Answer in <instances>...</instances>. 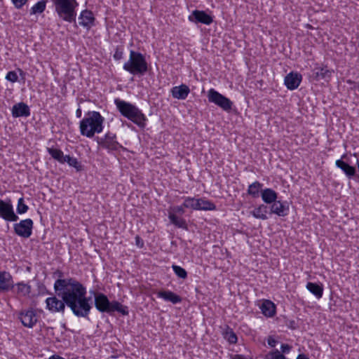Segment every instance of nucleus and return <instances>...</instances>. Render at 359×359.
<instances>
[{
  "label": "nucleus",
  "instance_id": "obj_1",
  "mask_svg": "<svg viewBox=\"0 0 359 359\" xmlns=\"http://www.w3.org/2000/svg\"><path fill=\"white\" fill-rule=\"evenodd\" d=\"M64 299L74 316L88 318L92 306L90 298L86 297V288L75 278H67V287Z\"/></svg>",
  "mask_w": 359,
  "mask_h": 359
},
{
  "label": "nucleus",
  "instance_id": "obj_2",
  "mask_svg": "<svg viewBox=\"0 0 359 359\" xmlns=\"http://www.w3.org/2000/svg\"><path fill=\"white\" fill-rule=\"evenodd\" d=\"M104 121V117L98 111H88L80 121L81 135L91 138L95 133H100L103 130Z\"/></svg>",
  "mask_w": 359,
  "mask_h": 359
},
{
  "label": "nucleus",
  "instance_id": "obj_3",
  "mask_svg": "<svg viewBox=\"0 0 359 359\" xmlns=\"http://www.w3.org/2000/svg\"><path fill=\"white\" fill-rule=\"evenodd\" d=\"M114 104L120 114L140 127L145 126V115L135 105L126 101L115 99Z\"/></svg>",
  "mask_w": 359,
  "mask_h": 359
},
{
  "label": "nucleus",
  "instance_id": "obj_4",
  "mask_svg": "<svg viewBox=\"0 0 359 359\" xmlns=\"http://www.w3.org/2000/svg\"><path fill=\"white\" fill-rule=\"evenodd\" d=\"M67 287V278H58L54 283V290L56 294L61 297L59 299L56 296L48 297L46 299V309L52 313H64L67 303L64 299V293Z\"/></svg>",
  "mask_w": 359,
  "mask_h": 359
},
{
  "label": "nucleus",
  "instance_id": "obj_5",
  "mask_svg": "<svg viewBox=\"0 0 359 359\" xmlns=\"http://www.w3.org/2000/svg\"><path fill=\"white\" fill-rule=\"evenodd\" d=\"M94 302L96 309L101 313H112L117 311L123 316L128 315V309L117 301L110 302L108 297L103 293L95 292Z\"/></svg>",
  "mask_w": 359,
  "mask_h": 359
},
{
  "label": "nucleus",
  "instance_id": "obj_6",
  "mask_svg": "<svg viewBox=\"0 0 359 359\" xmlns=\"http://www.w3.org/2000/svg\"><path fill=\"white\" fill-rule=\"evenodd\" d=\"M123 68L133 75L143 76L148 71V63L143 54L131 50L129 59L124 63Z\"/></svg>",
  "mask_w": 359,
  "mask_h": 359
},
{
  "label": "nucleus",
  "instance_id": "obj_7",
  "mask_svg": "<svg viewBox=\"0 0 359 359\" xmlns=\"http://www.w3.org/2000/svg\"><path fill=\"white\" fill-rule=\"evenodd\" d=\"M59 18L67 22H75L76 8L79 4L76 0H50Z\"/></svg>",
  "mask_w": 359,
  "mask_h": 359
},
{
  "label": "nucleus",
  "instance_id": "obj_8",
  "mask_svg": "<svg viewBox=\"0 0 359 359\" xmlns=\"http://www.w3.org/2000/svg\"><path fill=\"white\" fill-rule=\"evenodd\" d=\"M208 98L210 102L214 103L224 111H229L232 108L233 102L213 88L208 90Z\"/></svg>",
  "mask_w": 359,
  "mask_h": 359
},
{
  "label": "nucleus",
  "instance_id": "obj_9",
  "mask_svg": "<svg viewBox=\"0 0 359 359\" xmlns=\"http://www.w3.org/2000/svg\"><path fill=\"white\" fill-rule=\"evenodd\" d=\"M33 224V221L31 219H26L14 224L13 229L18 236L27 238L32 233Z\"/></svg>",
  "mask_w": 359,
  "mask_h": 359
},
{
  "label": "nucleus",
  "instance_id": "obj_10",
  "mask_svg": "<svg viewBox=\"0 0 359 359\" xmlns=\"http://www.w3.org/2000/svg\"><path fill=\"white\" fill-rule=\"evenodd\" d=\"M97 143L102 148L108 151H117L122 146L116 141V136L114 133L108 132L104 137L98 139Z\"/></svg>",
  "mask_w": 359,
  "mask_h": 359
},
{
  "label": "nucleus",
  "instance_id": "obj_11",
  "mask_svg": "<svg viewBox=\"0 0 359 359\" xmlns=\"http://www.w3.org/2000/svg\"><path fill=\"white\" fill-rule=\"evenodd\" d=\"M0 217L9 222H16L18 217L15 214L11 200L0 199Z\"/></svg>",
  "mask_w": 359,
  "mask_h": 359
},
{
  "label": "nucleus",
  "instance_id": "obj_12",
  "mask_svg": "<svg viewBox=\"0 0 359 359\" xmlns=\"http://www.w3.org/2000/svg\"><path fill=\"white\" fill-rule=\"evenodd\" d=\"M19 319L28 328H32L38 321L36 313L33 309L22 310L19 313Z\"/></svg>",
  "mask_w": 359,
  "mask_h": 359
},
{
  "label": "nucleus",
  "instance_id": "obj_13",
  "mask_svg": "<svg viewBox=\"0 0 359 359\" xmlns=\"http://www.w3.org/2000/svg\"><path fill=\"white\" fill-rule=\"evenodd\" d=\"M190 22L194 23H202L206 25H210L213 19L203 11L195 10L188 17Z\"/></svg>",
  "mask_w": 359,
  "mask_h": 359
},
{
  "label": "nucleus",
  "instance_id": "obj_14",
  "mask_svg": "<svg viewBox=\"0 0 359 359\" xmlns=\"http://www.w3.org/2000/svg\"><path fill=\"white\" fill-rule=\"evenodd\" d=\"M290 210L287 201H276L270 205V214H275L279 217H285Z\"/></svg>",
  "mask_w": 359,
  "mask_h": 359
},
{
  "label": "nucleus",
  "instance_id": "obj_15",
  "mask_svg": "<svg viewBox=\"0 0 359 359\" xmlns=\"http://www.w3.org/2000/svg\"><path fill=\"white\" fill-rule=\"evenodd\" d=\"M14 287L13 277L9 272L0 271V292H8Z\"/></svg>",
  "mask_w": 359,
  "mask_h": 359
},
{
  "label": "nucleus",
  "instance_id": "obj_16",
  "mask_svg": "<svg viewBox=\"0 0 359 359\" xmlns=\"http://www.w3.org/2000/svg\"><path fill=\"white\" fill-rule=\"evenodd\" d=\"M302 80V76L299 73L290 72L288 74L284 79V83L290 90L297 89Z\"/></svg>",
  "mask_w": 359,
  "mask_h": 359
},
{
  "label": "nucleus",
  "instance_id": "obj_17",
  "mask_svg": "<svg viewBox=\"0 0 359 359\" xmlns=\"http://www.w3.org/2000/svg\"><path fill=\"white\" fill-rule=\"evenodd\" d=\"M79 20V24L81 26L89 29L94 25L95 17L92 11L86 9L81 11Z\"/></svg>",
  "mask_w": 359,
  "mask_h": 359
},
{
  "label": "nucleus",
  "instance_id": "obj_18",
  "mask_svg": "<svg viewBox=\"0 0 359 359\" xmlns=\"http://www.w3.org/2000/svg\"><path fill=\"white\" fill-rule=\"evenodd\" d=\"M12 115L13 117H27L30 115V109L28 105L24 102H19L13 106Z\"/></svg>",
  "mask_w": 359,
  "mask_h": 359
},
{
  "label": "nucleus",
  "instance_id": "obj_19",
  "mask_svg": "<svg viewBox=\"0 0 359 359\" xmlns=\"http://www.w3.org/2000/svg\"><path fill=\"white\" fill-rule=\"evenodd\" d=\"M190 93L189 88L185 85L182 84L178 86H175L171 89V94L174 98L178 100H185Z\"/></svg>",
  "mask_w": 359,
  "mask_h": 359
},
{
  "label": "nucleus",
  "instance_id": "obj_20",
  "mask_svg": "<svg viewBox=\"0 0 359 359\" xmlns=\"http://www.w3.org/2000/svg\"><path fill=\"white\" fill-rule=\"evenodd\" d=\"M313 72L314 79L316 81L328 80L332 74V71L330 70L326 66L316 67Z\"/></svg>",
  "mask_w": 359,
  "mask_h": 359
},
{
  "label": "nucleus",
  "instance_id": "obj_21",
  "mask_svg": "<svg viewBox=\"0 0 359 359\" xmlns=\"http://www.w3.org/2000/svg\"><path fill=\"white\" fill-rule=\"evenodd\" d=\"M157 297L161 298L166 302H172V304H178L182 302V297L172 291L161 290L157 292Z\"/></svg>",
  "mask_w": 359,
  "mask_h": 359
},
{
  "label": "nucleus",
  "instance_id": "obj_22",
  "mask_svg": "<svg viewBox=\"0 0 359 359\" xmlns=\"http://www.w3.org/2000/svg\"><path fill=\"white\" fill-rule=\"evenodd\" d=\"M259 309L262 314L266 317L271 318L276 314V305L271 300L264 299L260 305Z\"/></svg>",
  "mask_w": 359,
  "mask_h": 359
},
{
  "label": "nucleus",
  "instance_id": "obj_23",
  "mask_svg": "<svg viewBox=\"0 0 359 359\" xmlns=\"http://www.w3.org/2000/svg\"><path fill=\"white\" fill-rule=\"evenodd\" d=\"M262 201L266 204H272L278 198L277 193L272 189L266 188L261 191Z\"/></svg>",
  "mask_w": 359,
  "mask_h": 359
},
{
  "label": "nucleus",
  "instance_id": "obj_24",
  "mask_svg": "<svg viewBox=\"0 0 359 359\" xmlns=\"http://www.w3.org/2000/svg\"><path fill=\"white\" fill-rule=\"evenodd\" d=\"M336 165L339 168H340L345 175L348 177V178L351 179L355 175L356 170L355 168L346 162L343 161L341 159L336 161Z\"/></svg>",
  "mask_w": 359,
  "mask_h": 359
},
{
  "label": "nucleus",
  "instance_id": "obj_25",
  "mask_svg": "<svg viewBox=\"0 0 359 359\" xmlns=\"http://www.w3.org/2000/svg\"><path fill=\"white\" fill-rule=\"evenodd\" d=\"M268 212V207L264 204H261L251 211V215L256 219L262 220L267 219L266 214Z\"/></svg>",
  "mask_w": 359,
  "mask_h": 359
},
{
  "label": "nucleus",
  "instance_id": "obj_26",
  "mask_svg": "<svg viewBox=\"0 0 359 359\" xmlns=\"http://www.w3.org/2000/svg\"><path fill=\"white\" fill-rule=\"evenodd\" d=\"M306 289L315 295L318 299L322 297L323 294V287L322 285L315 283L309 282L306 286Z\"/></svg>",
  "mask_w": 359,
  "mask_h": 359
},
{
  "label": "nucleus",
  "instance_id": "obj_27",
  "mask_svg": "<svg viewBox=\"0 0 359 359\" xmlns=\"http://www.w3.org/2000/svg\"><path fill=\"white\" fill-rule=\"evenodd\" d=\"M168 218L170 221V222L176 226L178 228H182L184 229H187V224L186 222V220L183 218L178 217L174 213H169L168 214Z\"/></svg>",
  "mask_w": 359,
  "mask_h": 359
},
{
  "label": "nucleus",
  "instance_id": "obj_28",
  "mask_svg": "<svg viewBox=\"0 0 359 359\" xmlns=\"http://www.w3.org/2000/svg\"><path fill=\"white\" fill-rule=\"evenodd\" d=\"M47 151L55 160L57 161L60 163H63V159H65V156L62 151L53 147H48Z\"/></svg>",
  "mask_w": 359,
  "mask_h": 359
},
{
  "label": "nucleus",
  "instance_id": "obj_29",
  "mask_svg": "<svg viewBox=\"0 0 359 359\" xmlns=\"http://www.w3.org/2000/svg\"><path fill=\"white\" fill-rule=\"evenodd\" d=\"M199 205H198V210H215L216 205L210 201L204 198H198Z\"/></svg>",
  "mask_w": 359,
  "mask_h": 359
},
{
  "label": "nucleus",
  "instance_id": "obj_30",
  "mask_svg": "<svg viewBox=\"0 0 359 359\" xmlns=\"http://www.w3.org/2000/svg\"><path fill=\"white\" fill-rule=\"evenodd\" d=\"M263 184L259 182L256 181L252 184H250L248 189V194L252 196L253 198H257L260 190L262 189Z\"/></svg>",
  "mask_w": 359,
  "mask_h": 359
},
{
  "label": "nucleus",
  "instance_id": "obj_31",
  "mask_svg": "<svg viewBox=\"0 0 359 359\" xmlns=\"http://www.w3.org/2000/svg\"><path fill=\"white\" fill-rule=\"evenodd\" d=\"M223 335L225 339H226L229 344H235L237 343V336L231 328L226 326V330L223 332Z\"/></svg>",
  "mask_w": 359,
  "mask_h": 359
},
{
  "label": "nucleus",
  "instance_id": "obj_32",
  "mask_svg": "<svg viewBox=\"0 0 359 359\" xmlns=\"http://www.w3.org/2000/svg\"><path fill=\"white\" fill-rule=\"evenodd\" d=\"M47 0H41L34 4L30 10V14H40L42 13L46 8Z\"/></svg>",
  "mask_w": 359,
  "mask_h": 359
},
{
  "label": "nucleus",
  "instance_id": "obj_33",
  "mask_svg": "<svg viewBox=\"0 0 359 359\" xmlns=\"http://www.w3.org/2000/svg\"><path fill=\"white\" fill-rule=\"evenodd\" d=\"M198 198L194 197H185L183 203V206L186 208H191L198 210V205H199Z\"/></svg>",
  "mask_w": 359,
  "mask_h": 359
},
{
  "label": "nucleus",
  "instance_id": "obj_34",
  "mask_svg": "<svg viewBox=\"0 0 359 359\" xmlns=\"http://www.w3.org/2000/svg\"><path fill=\"white\" fill-rule=\"evenodd\" d=\"M15 285L17 287L16 292L19 294L26 296L31 292V286L28 284L21 282L17 283Z\"/></svg>",
  "mask_w": 359,
  "mask_h": 359
},
{
  "label": "nucleus",
  "instance_id": "obj_35",
  "mask_svg": "<svg viewBox=\"0 0 359 359\" xmlns=\"http://www.w3.org/2000/svg\"><path fill=\"white\" fill-rule=\"evenodd\" d=\"M67 163L69 166L74 167L78 171L81 170V165L80 163L74 157H72L69 155H65V159H63V163Z\"/></svg>",
  "mask_w": 359,
  "mask_h": 359
},
{
  "label": "nucleus",
  "instance_id": "obj_36",
  "mask_svg": "<svg viewBox=\"0 0 359 359\" xmlns=\"http://www.w3.org/2000/svg\"><path fill=\"white\" fill-rule=\"evenodd\" d=\"M264 359H288L278 349L273 350L267 353Z\"/></svg>",
  "mask_w": 359,
  "mask_h": 359
},
{
  "label": "nucleus",
  "instance_id": "obj_37",
  "mask_svg": "<svg viewBox=\"0 0 359 359\" xmlns=\"http://www.w3.org/2000/svg\"><path fill=\"white\" fill-rule=\"evenodd\" d=\"M172 268L175 273L180 278L185 279L187 277V272L184 269L180 266L172 265Z\"/></svg>",
  "mask_w": 359,
  "mask_h": 359
},
{
  "label": "nucleus",
  "instance_id": "obj_38",
  "mask_svg": "<svg viewBox=\"0 0 359 359\" xmlns=\"http://www.w3.org/2000/svg\"><path fill=\"white\" fill-rule=\"evenodd\" d=\"M28 210V206L25 204L24 198H20L18 201L17 212L18 214L25 213Z\"/></svg>",
  "mask_w": 359,
  "mask_h": 359
},
{
  "label": "nucleus",
  "instance_id": "obj_39",
  "mask_svg": "<svg viewBox=\"0 0 359 359\" xmlns=\"http://www.w3.org/2000/svg\"><path fill=\"white\" fill-rule=\"evenodd\" d=\"M184 208L185 207L183 206V204L182 205L172 207L170 208L169 213L183 215L184 213Z\"/></svg>",
  "mask_w": 359,
  "mask_h": 359
},
{
  "label": "nucleus",
  "instance_id": "obj_40",
  "mask_svg": "<svg viewBox=\"0 0 359 359\" xmlns=\"http://www.w3.org/2000/svg\"><path fill=\"white\" fill-rule=\"evenodd\" d=\"M18 75H17L16 72L14 71L8 72L6 76V79L12 83L16 82L18 81Z\"/></svg>",
  "mask_w": 359,
  "mask_h": 359
},
{
  "label": "nucleus",
  "instance_id": "obj_41",
  "mask_svg": "<svg viewBox=\"0 0 359 359\" xmlns=\"http://www.w3.org/2000/svg\"><path fill=\"white\" fill-rule=\"evenodd\" d=\"M123 49L119 48V47H117L116 48L114 54V60H121L123 58Z\"/></svg>",
  "mask_w": 359,
  "mask_h": 359
},
{
  "label": "nucleus",
  "instance_id": "obj_42",
  "mask_svg": "<svg viewBox=\"0 0 359 359\" xmlns=\"http://www.w3.org/2000/svg\"><path fill=\"white\" fill-rule=\"evenodd\" d=\"M12 1L17 8H20L26 4L27 0H12Z\"/></svg>",
  "mask_w": 359,
  "mask_h": 359
},
{
  "label": "nucleus",
  "instance_id": "obj_43",
  "mask_svg": "<svg viewBox=\"0 0 359 359\" xmlns=\"http://www.w3.org/2000/svg\"><path fill=\"white\" fill-rule=\"evenodd\" d=\"M291 349V346L287 344H283L280 346L281 353H289V351Z\"/></svg>",
  "mask_w": 359,
  "mask_h": 359
},
{
  "label": "nucleus",
  "instance_id": "obj_44",
  "mask_svg": "<svg viewBox=\"0 0 359 359\" xmlns=\"http://www.w3.org/2000/svg\"><path fill=\"white\" fill-rule=\"evenodd\" d=\"M268 345L272 348L275 347L278 341L272 337H269L267 339Z\"/></svg>",
  "mask_w": 359,
  "mask_h": 359
},
{
  "label": "nucleus",
  "instance_id": "obj_45",
  "mask_svg": "<svg viewBox=\"0 0 359 359\" xmlns=\"http://www.w3.org/2000/svg\"><path fill=\"white\" fill-rule=\"evenodd\" d=\"M135 243H136V245L137 246H139L140 248H142L144 245V242H143L142 239L139 236H137L135 237Z\"/></svg>",
  "mask_w": 359,
  "mask_h": 359
},
{
  "label": "nucleus",
  "instance_id": "obj_46",
  "mask_svg": "<svg viewBox=\"0 0 359 359\" xmlns=\"http://www.w3.org/2000/svg\"><path fill=\"white\" fill-rule=\"evenodd\" d=\"M48 359H65L58 355H53L52 356H50Z\"/></svg>",
  "mask_w": 359,
  "mask_h": 359
},
{
  "label": "nucleus",
  "instance_id": "obj_47",
  "mask_svg": "<svg viewBox=\"0 0 359 359\" xmlns=\"http://www.w3.org/2000/svg\"><path fill=\"white\" fill-rule=\"evenodd\" d=\"M297 359H309L306 355L304 354H299Z\"/></svg>",
  "mask_w": 359,
  "mask_h": 359
},
{
  "label": "nucleus",
  "instance_id": "obj_48",
  "mask_svg": "<svg viewBox=\"0 0 359 359\" xmlns=\"http://www.w3.org/2000/svg\"><path fill=\"white\" fill-rule=\"evenodd\" d=\"M76 117L80 118L81 116V109L80 108L77 109L76 111Z\"/></svg>",
  "mask_w": 359,
  "mask_h": 359
},
{
  "label": "nucleus",
  "instance_id": "obj_49",
  "mask_svg": "<svg viewBox=\"0 0 359 359\" xmlns=\"http://www.w3.org/2000/svg\"><path fill=\"white\" fill-rule=\"evenodd\" d=\"M18 71H19L20 74L21 76H25V72H24L22 69H18Z\"/></svg>",
  "mask_w": 359,
  "mask_h": 359
},
{
  "label": "nucleus",
  "instance_id": "obj_50",
  "mask_svg": "<svg viewBox=\"0 0 359 359\" xmlns=\"http://www.w3.org/2000/svg\"><path fill=\"white\" fill-rule=\"evenodd\" d=\"M356 165H357V166L358 168V171H359V160H357Z\"/></svg>",
  "mask_w": 359,
  "mask_h": 359
},
{
  "label": "nucleus",
  "instance_id": "obj_51",
  "mask_svg": "<svg viewBox=\"0 0 359 359\" xmlns=\"http://www.w3.org/2000/svg\"><path fill=\"white\" fill-rule=\"evenodd\" d=\"M62 276V273L60 272V277Z\"/></svg>",
  "mask_w": 359,
  "mask_h": 359
}]
</instances>
